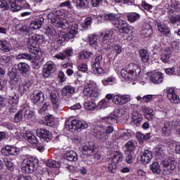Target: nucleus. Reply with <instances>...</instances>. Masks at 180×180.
<instances>
[{
	"mask_svg": "<svg viewBox=\"0 0 180 180\" xmlns=\"http://www.w3.org/2000/svg\"><path fill=\"white\" fill-rule=\"evenodd\" d=\"M39 165V159L36 157H28L21 164V171L24 174H33Z\"/></svg>",
	"mask_w": 180,
	"mask_h": 180,
	"instance_id": "5",
	"label": "nucleus"
},
{
	"mask_svg": "<svg viewBox=\"0 0 180 180\" xmlns=\"http://www.w3.org/2000/svg\"><path fill=\"white\" fill-rule=\"evenodd\" d=\"M32 101L34 105H39L44 101V94L40 90H34L32 93Z\"/></svg>",
	"mask_w": 180,
	"mask_h": 180,
	"instance_id": "18",
	"label": "nucleus"
},
{
	"mask_svg": "<svg viewBox=\"0 0 180 180\" xmlns=\"http://www.w3.org/2000/svg\"><path fill=\"white\" fill-rule=\"evenodd\" d=\"M150 169L153 174H161V169L158 162H154L150 165Z\"/></svg>",
	"mask_w": 180,
	"mask_h": 180,
	"instance_id": "52",
	"label": "nucleus"
},
{
	"mask_svg": "<svg viewBox=\"0 0 180 180\" xmlns=\"http://www.w3.org/2000/svg\"><path fill=\"white\" fill-rule=\"evenodd\" d=\"M24 137L25 140H27V141L31 143V144H35L38 151H43L44 148L43 146H40V143H39V141H37V137H36V136H34L32 132L25 133Z\"/></svg>",
	"mask_w": 180,
	"mask_h": 180,
	"instance_id": "14",
	"label": "nucleus"
},
{
	"mask_svg": "<svg viewBox=\"0 0 180 180\" xmlns=\"http://www.w3.org/2000/svg\"><path fill=\"white\" fill-rule=\"evenodd\" d=\"M139 56L141 58L142 63H148L150 60V53L146 49H141L139 51Z\"/></svg>",
	"mask_w": 180,
	"mask_h": 180,
	"instance_id": "40",
	"label": "nucleus"
},
{
	"mask_svg": "<svg viewBox=\"0 0 180 180\" xmlns=\"http://www.w3.org/2000/svg\"><path fill=\"white\" fill-rule=\"evenodd\" d=\"M18 70L22 75H27V72H29V65L25 63H19Z\"/></svg>",
	"mask_w": 180,
	"mask_h": 180,
	"instance_id": "43",
	"label": "nucleus"
},
{
	"mask_svg": "<svg viewBox=\"0 0 180 180\" xmlns=\"http://www.w3.org/2000/svg\"><path fill=\"white\" fill-rule=\"evenodd\" d=\"M166 11L169 15H173L174 12L180 11V1L171 0V4L167 6Z\"/></svg>",
	"mask_w": 180,
	"mask_h": 180,
	"instance_id": "19",
	"label": "nucleus"
},
{
	"mask_svg": "<svg viewBox=\"0 0 180 180\" xmlns=\"http://www.w3.org/2000/svg\"><path fill=\"white\" fill-rule=\"evenodd\" d=\"M171 51H165L162 55H161V60L162 63H165V64H167V63H169V59L171 58Z\"/></svg>",
	"mask_w": 180,
	"mask_h": 180,
	"instance_id": "46",
	"label": "nucleus"
},
{
	"mask_svg": "<svg viewBox=\"0 0 180 180\" xmlns=\"http://www.w3.org/2000/svg\"><path fill=\"white\" fill-rule=\"evenodd\" d=\"M172 128L171 126V122L169 121L165 122L163 126L162 127L161 134L162 136H165L168 137V136H171V133L172 131Z\"/></svg>",
	"mask_w": 180,
	"mask_h": 180,
	"instance_id": "24",
	"label": "nucleus"
},
{
	"mask_svg": "<svg viewBox=\"0 0 180 180\" xmlns=\"http://www.w3.org/2000/svg\"><path fill=\"white\" fill-rule=\"evenodd\" d=\"M32 41L43 43L44 41V37L34 33L30 34L28 36V43H33Z\"/></svg>",
	"mask_w": 180,
	"mask_h": 180,
	"instance_id": "26",
	"label": "nucleus"
},
{
	"mask_svg": "<svg viewBox=\"0 0 180 180\" xmlns=\"http://www.w3.org/2000/svg\"><path fill=\"white\" fill-rule=\"evenodd\" d=\"M150 79L153 84H161L164 81V77L161 72H155L151 74Z\"/></svg>",
	"mask_w": 180,
	"mask_h": 180,
	"instance_id": "20",
	"label": "nucleus"
},
{
	"mask_svg": "<svg viewBox=\"0 0 180 180\" xmlns=\"http://www.w3.org/2000/svg\"><path fill=\"white\" fill-rule=\"evenodd\" d=\"M113 37V30H108L105 31V34H102L100 36V40L103 41V44H107L104 46L105 49H109V45L112 43V37Z\"/></svg>",
	"mask_w": 180,
	"mask_h": 180,
	"instance_id": "15",
	"label": "nucleus"
},
{
	"mask_svg": "<svg viewBox=\"0 0 180 180\" xmlns=\"http://www.w3.org/2000/svg\"><path fill=\"white\" fill-rule=\"evenodd\" d=\"M112 102L113 103H115V105H122V95L115 94Z\"/></svg>",
	"mask_w": 180,
	"mask_h": 180,
	"instance_id": "61",
	"label": "nucleus"
},
{
	"mask_svg": "<svg viewBox=\"0 0 180 180\" xmlns=\"http://www.w3.org/2000/svg\"><path fill=\"white\" fill-rule=\"evenodd\" d=\"M127 18L129 22H130L131 23H134L135 22H137V20H140L141 15L136 12H132L129 13L127 15Z\"/></svg>",
	"mask_w": 180,
	"mask_h": 180,
	"instance_id": "31",
	"label": "nucleus"
},
{
	"mask_svg": "<svg viewBox=\"0 0 180 180\" xmlns=\"http://www.w3.org/2000/svg\"><path fill=\"white\" fill-rule=\"evenodd\" d=\"M153 160V152L149 150H145L141 157V162L142 164H148Z\"/></svg>",
	"mask_w": 180,
	"mask_h": 180,
	"instance_id": "22",
	"label": "nucleus"
},
{
	"mask_svg": "<svg viewBox=\"0 0 180 180\" xmlns=\"http://www.w3.org/2000/svg\"><path fill=\"white\" fill-rule=\"evenodd\" d=\"M141 68L136 63H130L128 66L127 70L122 69L121 70V75L124 79L128 81H136L139 79Z\"/></svg>",
	"mask_w": 180,
	"mask_h": 180,
	"instance_id": "4",
	"label": "nucleus"
},
{
	"mask_svg": "<svg viewBox=\"0 0 180 180\" xmlns=\"http://www.w3.org/2000/svg\"><path fill=\"white\" fill-rule=\"evenodd\" d=\"M88 123L85 121H79L78 120H73L69 124H66L65 128L72 133L78 129H86Z\"/></svg>",
	"mask_w": 180,
	"mask_h": 180,
	"instance_id": "9",
	"label": "nucleus"
},
{
	"mask_svg": "<svg viewBox=\"0 0 180 180\" xmlns=\"http://www.w3.org/2000/svg\"><path fill=\"white\" fill-rule=\"evenodd\" d=\"M72 53H74L72 48H69L63 52L56 54L54 58H57L58 60H65L67 57H71V54H72Z\"/></svg>",
	"mask_w": 180,
	"mask_h": 180,
	"instance_id": "23",
	"label": "nucleus"
},
{
	"mask_svg": "<svg viewBox=\"0 0 180 180\" xmlns=\"http://www.w3.org/2000/svg\"><path fill=\"white\" fill-rule=\"evenodd\" d=\"M50 98H51V101L52 102L53 106V109L55 110H58V96H57V94L54 92H51L50 94Z\"/></svg>",
	"mask_w": 180,
	"mask_h": 180,
	"instance_id": "39",
	"label": "nucleus"
},
{
	"mask_svg": "<svg viewBox=\"0 0 180 180\" xmlns=\"http://www.w3.org/2000/svg\"><path fill=\"white\" fill-rule=\"evenodd\" d=\"M0 50L4 53H9L11 50V42L6 40H0Z\"/></svg>",
	"mask_w": 180,
	"mask_h": 180,
	"instance_id": "33",
	"label": "nucleus"
},
{
	"mask_svg": "<svg viewBox=\"0 0 180 180\" xmlns=\"http://www.w3.org/2000/svg\"><path fill=\"white\" fill-rule=\"evenodd\" d=\"M12 58L8 56L4 55L0 57V63L1 64H9Z\"/></svg>",
	"mask_w": 180,
	"mask_h": 180,
	"instance_id": "56",
	"label": "nucleus"
},
{
	"mask_svg": "<svg viewBox=\"0 0 180 180\" xmlns=\"http://www.w3.org/2000/svg\"><path fill=\"white\" fill-rule=\"evenodd\" d=\"M166 94L168 99L172 102V103H179V96L176 95L175 89L167 87L166 89Z\"/></svg>",
	"mask_w": 180,
	"mask_h": 180,
	"instance_id": "17",
	"label": "nucleus"
},
{
	"mask_svg": "<svg viewBox=\"0 0 180 180\" xmlns=\"http://www.w3.org/2000/svg\"><path fill=\"white\" fill-rule=\"evenodd\" d=\"M130 101H131L130 95H127V94L121 95L122 105H126V103L130 102Z\"/></svg>",
	"mask_w": 180,
	"mask_h": 180,
	"instance_id": "58",
	"label": "nucleus"
},
{
	"mask_svg": "<svg viewBox=\"0 0 180 180\" xmlns=\"http://www.w3.org/2000/svg\"><path fill=\"white\" fill-rule=\"evenodd\" d=\"M122 46L119 44H115L112 46V51H115V53H116L117 55L120 54V53H122Z\"/></svg>",
	"mask_w": 180,
	"mask_h": 180,
	"instance_id": "64",
	"label": "nucleus"
},
{
	"mask_svg": "<svg viewBox=\"0 0 180 180\" xmlns=\"http://www.w3.org/2000/svg\"><path fill=\"white\" fill-rule=\"evenodd\" d=\"M44 23V18L43 17H39L36 18L34 20L32 21L30 25V27L31 29H34V30H37V29H40L43 24Z\"/></svg>",
	"mask_w": 180,
	"mask_h": 180,
	"instance_id": "25",
	"label": "nucleus"
},
{
	"mask_svg": "<svg viewBox=\"0 0 180 180\" xmlns=\"http://www.w3.org/2000/svg\"><path fill=\"white\" fill-rule=\"evenodd\" d=\"M123 115V110H115L113 112L110 113L108 115L101 118L103 123H108V124H113V123H117L119 117H122Z\"/></svg>",
	"mask_w": 180,
	"mask_h": 180,
	"instance_id": "6",
	"label": "nucleus"
},
{
	"mask_svg": "<svg viewBox=\"0 0 180 180\" xmlns=\"http://www.w3.org/2000/svg\"><path fill=\"white\" fill-rule=\"evenodd\" d=\"M158 30L164 34V36L171 37V29H169L167 25L159 23V25H158Z\"/></svg>",
	"mask_w": 180,
	"mask_h": 180,
	"instance_id": "30",
	"label": "nucleus"
},
{
	"mask_svg": "<svg viewBox=\"0 0 180 180\" xmlns=\"http://www.w3.org/2000/svg\"><path fill=\"white\" fill-rule=\"evenodd\" d=\"M102 60H103L102 55H97L96 56L92 65L94 74H103L104 70L101 65L102 64Z\"/></svg>",
	"mask_w": 180,
	"mask_h": 180,
	"instance_id": "12",
	"label": "nucleus"
},
{
	"mask_svg": "<svg viewBox=\"0 0 180 180\" xmlns=\"http://www.w3.org/2000/svg\"><path fill=\"white\" fill-rule=\"evenodd\" d=\"M136 147H137V142L136 141H129L125 144V148H127L126 153H131L132 151H134Z\"/></svg>",
	"mask_w": 180,
	"mask_h": 180,
	"instance_id": "34",
	"label": "nucleus"
},
{
	"mask_svg": "<svg viewBox=\"0 0 180 180\" xmlns=\"http://www.w3.org/2000/svg\"><path fill=\"white\" fill-rule=\"evenodd\" d=\"M23 119V110H19L14 116L15 123H20V121Z\"/></svg>",
	"mask_w": 180,
	"mask_h": 180,
	"instance_id": "49",
	"label": "nucleus"
},
{
	"mask_svg": "<svg viewBox=\"0 0 180 180\" xmlns=\"http://www.w3.org/2000/svg\"><path fill=\"white\" fill-rule=\"evenodd\" d=\"M65 158L68 161H77L78 160V155H77V153L74 150H70L67 152L65 154Z\"/></svg>",
	"mask_w": 180,
	"mask_h": 180,
	"instance_id": "36",
	"label": "nucleus"
},
{
	"mask_svg": "<svg viewBox=\"0 0 180 180\" xmlns=\"http://www.w3.org/2000/svg\"><path fill=\"white\" fill-rule=\"evenodd\" d=\"M55 71L56 63L53 61H48L43 66V75L45 78H49Z\"/></svg>",
	"mask_w": 180,
	"mask_h": 180,
	"instance_id": "13",
	"label": "nucleus"
},
{
	"mask_svg": "<svg viewBox=\"0 0 180 180\" xmlns=\"http://www.w3.org/2000/svg\"><path fill=\"white\" fill-rule=\"evenodd\" d=\"M12 12H19L22 9H30V4L23 0H8Z\"/></svg>",
	"mask_w": 180,
	"mask_h": 180,
	"instance_id": "7",
	"label": "nucleus"
},
{
	"mask_svg": "<svg viewBox=\"0 0 180 180\" xmlns=\"http://www.w3.org/2000/svg\"><path fill=\"white\" fill-rule=\"evenodd\" d=\"M153 95L148 94L141 97V96H136L137 101H141V102H144L145 103H150V102H153Z\"/></svg>",
	"mask_w": 180,
	"mask_h": 180,
	"instance_id": "42",
	"label": "nucleus"
},
{
	"mask_svg": "<svg viewBox=\"0 0 180 180\" xmlns=\"http://www.w3.org/2000/svg\"><path fill=\"white\" fill-rule=\"evenodd\" d=\"M113 130H115V128H113V127L111 125L107 127L105 129L101 128L96 132V136L98 139H100L101 141L105 142L106 140H108V139H109L110 134L113 133Z\"/></svg>",
	"mask_w": 180,
	"mask_h": 180,
	"instance_id": "11",
	"label": "nucleus"
},
{
	"mask_svg": "<svg viewBox=\"0 0 180 180\" xmlns=\"http://www.w3.org/2000/svg\"><path fill=\"white\" fill-rule=\"evenodd\" d=\"M106 20H110L112 24L117 29L120 33H124L129 34L130 33V28H129V23L124 20L120 19L117 14L110 13L105 15Z\"/></svg>",
	"mask_w": 180,
	"mask_h": 180,
	"instance_id": "3",
	"label": "nucleus"
},
{
	"mask_svg": "<svg viewBox=\"0 0 180 180\" xmlns=\"http://www.w3.org/2000/svg\"><path fill=\"white\" fill-rule=\"evenodd\" d=\"M32 81L29 79H26L19 86V91L20 94H26V92H29L30 91V88H32Z\"/></svg>",
	"mask_w": 180,
	"mask_h": 180,
	"instance_id": "21",
	"label": "nucleus"
},
{
	"mask_svg": "<svg viewBox=\"0 0 180 180\" xmlns=\"http://www.w3.org/2000/svg\"><path fill=\"white\" fill-rule=\"evenodd\" d=\"M46 165L49 168H60V162L56 160H49L46 162Z\"/></svg>",
	"mask_w": 180,
	"mask_h": 180,
	"instance_id": "48",
	"label": "nucleus"
},
{
	"mask_svg": "<svg viewBox=\"0 0 180 180\" xmlns=\"http://www.w3.org/2000/svg\"><path fill=\"white\" fill-rule=\"evenodd\" d=\"M79 57L82 60L86 61V60H89V58H92V57H94V53L89 51H82L79 53Z\"/></svg>",
	"mask_w": 180,
	"mask_h": 180,
	"instance_id": "41",
	"label": "nucleus"
},
{
	"mask_svg": "<svg viewBox=\"0 0 180 180\" xmlns=\"http://www.w3.org/2000/svg\"><path fill=\"white\" fill-rule=\"evenodd\" d=\"M4 164L8 171H13V169H15V167H13V163L11 160L6 158L4 159Z\"/></svg>",
	"mask_w": 180,
	"mask_h": 180,
	"instance_id": "57",
	"label": "nucleus"
},
{
	"mask_svg": "<svg viewBox=\"0 0 180 180\" xmlns=\"http://www.w3.org/2000/svg\"><path fill=\"white\" fill-rule=\"evenodd\" d=\"M116 164L117 163H115L113 162H112L111 163L109 164L108 171L111 174H115L116 172V168H117Z\"/></svg>",
	"mask_w": 180,
	"mask_h": 180,
	"instance_id": "63",
	"label": "nucleus"
},
{
	"mask_svg": "<svg viewBox=\"0 0 180 180\" xmlns=\"http://www.w3.org/2000/svg\"><path fill=\"white\" fill-rule=\"evenodd\" d=\"M169 22L173 25L180 22V15H172V14H169Z\"/></svg>",
	"mask_w": 180,
	"mask_h": 180,
	"instance_id": "53",
	"label": "nucleus"
},
{
	"mask_svg": "<svg viewBox=\"0 0 180 180\" xmlns=\"http://www.w3.org/2000/svg\"><path fill=\"white\" fill-rule=\"evenodd\" d=\"M132 116V119L134 120V123H136V124H140V123H141V120H143V118L141 117V114L136 112H133Z\"/></svg>",
	"mask_w": 180,
	"mask_h": 180,
	"instance_id": "50",
	"label": "nucleus"
},
{
	"mask_svg": "<svg viewBox=\"0 0 180 180\" xmlns=\"http://www.w3.org/2000/svg\"><path fill=\"white\" fill-rule=\"evenodd\" d=\"M75 94V87L71 85H67L61 90L62 96H71Z\"/></svg>",
	"mask_w": 180,
	"mask_h": 180,
	"instance_id": "27",
	"label": "nucleus"
},
{
	"mask_svg": "<svg viewBox=\"0 0 180 180\" xmlns=\"http://www.w3.org/2000/svg\"><path fill=\"white\" fill-rule=\"evenodd\" d=\"M109 105H110V102H109V101L103 99L98 103L97 108L98 109H105V108H108Z\"/></svg>",
	"mask_w": 180,
	"mask_h": 180,
	"instance_id": "51",
	"label": "nucleus"
},
{
	"mask_svg": "<svg viewBox=\"0 0 180 180\" xmlns=\"http://www.w3.org/2000/svg\"><path fill=\"white\" fill-rule=\"evenodd\" d=\"M68 38V34L65 33V32H60L58 33V36L56 37L57 41L58 43H64L65 40Z\"/></svg>",
	"mask_w": 180,
	"mask_h": 180,
	"instance_id": "45",
	"label": "nucleus"
},
{
	"mask_svg": "<svg viewBox=\"0 0 180 180\" xmlns=\"http://www.w3.org/2000/svg\"><path fill=\"white\" fill-rule=\"evenodd\" d=\"M49 108H50V103L49 102L45 103L42 105V107L39 109V113L40 115H44V113L49 111Z\"/></svg>",
	"mask_w": 180,
	"mask_h": 180,
	"instance_id": "54",
	"label": "nucleus"
},
{
	"mask_svg": "<svg viewBox=\"0 0 180 180\" xmlns=\"http://www.w3.org/2000/svg\"><path fill=\"white\" fill-rule=\"evenodd\" d=\"M8 102L10 105H18L19 103V96L14 95L10 96Z\"/></svg>",
	"mask_w": 180,
	"mask_h": 180,
	"instance_id": "55",
	"label": "nucleus"
},
{
	"mask_svg": "<svg viewBox=\"0 0 180 180\" xmlns=\"http://www.w3.org/2000/svg\"><path fill=\"white\" fill-rule=\"evenodd\" d=\"M4 152V150H2ZM6 155L10 154L11 155H19L20 154V149L18 148L7 146L4 150Z\"/></svg>",
	"mask_w": 180,
	"mask_h": 180,
	"instance_id": "29",
	"label": "nucleus"
},
{
	"mask_svg": "<svg viewBox=\"0 0 180 180\" xmlns=\"http://www.w3.org/2000/svg\"><path fill=\"white\" fill-rule=\"evenodd\" d=\"M162 164L163 165L164 171L166 172V175H169L172 173L174 169L176 168V162L172 158H168L165 159Z\"/></svg>",
	"mask_w": 180,
	"mask_h": 180,
	"instance_id": "10",
	"label": "nucleus"
},
{
	"mask_svg": "<svg viewBox=\"0 0 180 180\" xmlns=\"http://www.w3.org/2000/svg\"><path fill=\"white\" fill-rule=\"evenodd\" d=\"M89 43L90 46H91L92 47H94L96 50H98V49H99V41H98V36L96 35L90 36Z\"/></svg>",
	"mask_w": 180,
	"mask_h": 180,
	"instance_id": "38",
	"label": "nucleus"
},
{
	"mask_svg": "<svg viewBox=\"0 0 180 180\" xmlns=\"http://www.w3.org/2000/svg\"><path fill=\"white\" fill-rule=\"evenodd\" d=\"M162 151H164V146H162V145H158L154 149L155 155H161Z\"/></svg>",
	"mask_w": 180,
	"mask_h": 180,
	"instance_id": "62",
	"label": "nucleus"
},
{
	"mask_svg": "<svg viewBox=\"0 0 180 180\" xmlns=\"http://www.w3.org/2000/svg\"><path fill=\"white\" fill-rule=\"evenodd\" d=\"M122 160L123 154H122L120 151H115L113 154L112 158H111V162L119 164V162H122Z\"/></svg>",
	"mask_w": 180,
	"mask_h": 180,
	"instance_id": "37",
	"label": "nucleus"
},
{
	"mask_svg": "<svg viewBox=\"0 0 180 180\" xmlns=\"http://www.w3.org/2000/svg\"><path fill=\"white\" fill-rule=\"evenodd\" d=\"M142 110L145 115V117L148 120H152L153 116H154V110L148 107H142Z\"/></svg>",
	"mask_w": 180,
	"mask_h": 180,
	"instance_id": "35",
	"label": "nucleus"
},
{
	"mask_svg": "<svg viewBox=\"0 0 180 180\" xmlns=\"http://www.w3.org/2000/svg\"><path fill=\"white\" fill-rule=\"evenodd\" d=\"M23 112H25L24 116L25 117V119H27V120H31L32 117H33V116H34V112H33L32 111H31L30 110H22Z\"/></svg>",
	"mask_w": 180,
	"mask_h": 180,
	"instance_id": "59",
	"label": "nucleus"
},
{
	"mask_svg": "<svg viewBox=\"0 0 180 180\" xmlns=\"http://www.w3.org/2000/svg\"><path fill=\"white\" fill-rule=\"evenodd\" d=\"M136 139H138L139 143H144V141H147V140L150 139V134H146V135H144L141 132H137Z\"/></svg>",
	"mask_w": 180,
	"mask_h": 180,
	"instance_id": "44",
	"label": "nucleus"
},
{
	"mask_svg": "<svg viewBox=\"0 0 180 180\" xmlns=\"http://www.w3.org/2000/svg\"><path fill=\"white\" fill-rule=\"evenodd\" d=\"M18 60H32V56L29 53H19L18 55Z\"/></svg>",
	"mask_w": 180,
	"mask_h": 180,
	"instance_id": "60",
	"label": "nucleus"
},
{
	"mask_svg": "<svg viewBox=\"0 0 180 180\" xmlns=\"http://www.w3.org/2000/svg\"><path fill=\"white\" fill-rule=\"evenodd\" d=\"M82 153L84 155H89L90 157L94 156L96 160H100L101 156L98 155V148L96 146L91 143H86L82 148Z\"/></svg>",
	"mask_w": 180,
	"mask_h": 180,
	"instance_id": "8",
	"label": "nucleus"
},
{
	"mask_svg": "<svg viewBox=\"0 0 180 180\" xmlns=\"http://www.w3.org/2000/svg\"><path fill=\"white\" fill-rule=\"evenodd\" d=\"M27 47L30 53L34 54V56H38L40 57V47L39 45L28 42Z\"/></svg>",
	"mask_w": 180,
	"mask_h": 180,
	"instance_id": "28",
	"label": "nucleus"
},
{
	"mask_svg": "<svg viewBox=\"0 0 180 180\" xmlns=\"http://www.w3.org/2000/svg\"><path fill=\"white\" fill-rule=\"evenodd\" d=\"M37 136L41 139V140H44V141H50L53 139L51 132L47 129H39L37 130Z\"/></svg>",
	"mask_w": 180,
	"mask_h": 180,
	"instance_id": "16",
	"label": "nucleus"
},
{
	"mask_svg": "<svg viewBox=\"0 0 180 180\" xmlns=\"http://www.w3.org/2000/svg\"><path fill=\"white\" fill-rule=\"evenodd\" d=\"M83 94L84 96L90 98L91 101H86L84 102V109L89 111H94L96 108V101L99 96H101V89H99V86L98 84L94 81H90L84 87Z\"/></svg>",
	"mask_w": 180,
	"mask_h": 180,
	"instance_id": "2",
	"label": "nucleus"
},
{
	"mask_svg": "<svg viewBox=\"0 0 180 180\" xmlns=\"http://www.w3.org/2000/svg\"><path fill=\"white\" fill-rule=\"evenodd\" d=\"M72 2L76 4L77 9H85L89 5L88 0H72Z\"/></svg>",
	"mask_w": 180,
	"mask_h": 180,
	"instance_id": "32",
	"label": "nucleus"
},
{
	"mask_svg": "<svg viewBox=\"0 0 180 180\" xmlns=\"http://www.w3.org/2000/svg\"><path fill=\"white\" fill-rule=\"evenodd\" d=\"M48 20L56 27H61L63 30H68V39H74L78 34V25L71 22L68 18H65L63 15V12L60 11L49 13Z\"/></svg>",
	"mask_w": 180,
	"mask_h": 180,
	"instance_id": "1",
	"label": "nucleus"
},
{
	"mask_svg": "<svg viewBox=\"0 0 180 180\" xmlns=\"http://www.w3.org/2000/svg\"><path fill=\"white\" fill-rule=\"evenodd\" d=\"M153 34V29L150 25H148V28H145L141 31V35L143 37H150Z\"/></svg>",
	"mask_w": 180,
	"mask_h": 180,
	"instance_id": "47",
	"label": "nucleus"
}]
</instances>
